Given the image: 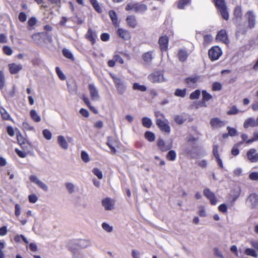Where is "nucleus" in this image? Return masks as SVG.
<instances>
[{
	"mask_svg": "<svg viewBox=\"0 0 258 258\" xmlns=\"http://www.w3.org/2000/svg\"><path fill=\"white\" fill-rule=\"evenodd\" d=\"M245 17L247 24V25H242L240 23L237 24L236 35H245L248 30L252 29L255 27L256 23V16L252 11H248L245 14Z\"/></svg>",
	"mask_w": 258,
	"mask_h": 258,
	"instance_id": "nucleus-1",
	"label": "nucleus"
},
{
	"mask_svg": "<svg viewBox=\"0 0 258 258\" xmlns=\"http://www.w3.org/2000/svg\"><path fill=\"white\" fill-rule=\"evenodd\" d=\"M215 7L220 11L222 18L225 20L229 19V15L225 0H213Z\"/></svg>",
	"mask_w": 258,
	"mask_h": 258,
	"instance_id": "nucleus-2",
	"label": "nucleus"
},
{
	"mask_svg": "<svg viewBox=\"0 0 258 258\" xmlns=\"http://www.w3.org/2000/svg\"><path fill=\"white\" fill-rule=\"evenodd\" d=\"M110 76L113 80V83L115 86L117 92L120 94H123L126 89V86L124 85V81L115 75L110 74Z\"/></svg>",
	"mask_w": 258,
	"mask_h": 258,
	"instance_id": "nucleus-3",
	"label": "nucleus"
},
{
	"mask_svg": "<svg viewBox=\"0 0 258 258\" xmlns=\"http://www.w3.org/2000/svg\"><path fill=\"white\" fill-rule=\"evenodd\" d=\"M222 54V50L217 46H213L208 51L209 57L211 61L218 59Z\"/></svg>",
	"mask_w": 258,
	"mask_h": 258,
	"instance_id": "nucleus-4",
	"label": "nucleus"
},
{
	"mask_svg": "<svg viewBox=\"0 0 258 258\" xmlns=\"http://www.w3.org/2000/svg\"><path fill=\"white\" fill-rule=\"evenodd\" d=\"M148 79L153 83H161L165 80L163 74L160 71L152 73L148 76Z\"/></svg>",
	"mask_w": 258,
	"mask_h": 258,
	"instance_id": "nucleus-5",
	"label": "nucleus"
},
{
	"mask_svg": "<svg viewBox=\"0 0 258 258\" xmlns=\"http://www.w3.org/2000/svg\"><path fill=\"white\" fill-rule=\"evenodd\" d=\"M119 142L117 140L114 139L113 137L109 136L107 137V141L106 145L111 150V153L112 154H115L116 153V150L115 147H119Z\"/></svg>",
	"mask_w": 258,
	"mask_h": 258,
	"instance_id": "nucleus-6",
	"label": "nucleus"
},
{
	"mask_svg": "<svg viewBox=\"0 0 258 258\" xmlns=\"http://www.w3.org/2000/svg\"><path fill=\"white\" fill-rule=\"evenodd\" d=\"M169 38L166 35H163L159 37L158 44L161 51L164 52L168 50Z\"/></svg>",
	"mask_w": 258,
	"mask_h": 258,
	"instance_id": "nucleus-7",
	"label": "nucleus"
},
{
	"mask_svg": "<svg viewBox=\"0 0 258 258\" xmlns=\"http://www.w3.org/2000/svg\"><path fill=\"white\" fill-rule=\"evenodd\" d=\"M204 196L209 200L210 204L212 205H216L217 199L215 194L209 188H206L203 190Z\"/></svg>",
	"mask_w": 258,
	"mask_h": 258,
	"instance_id": "nucleus-8",
	"label": "nucleus"
},
{
	"mask_svg": "<svg viewBox=\"0 0 258 258\" xmlns=\"http://www.w3.org/2000/svg\"><path fill=\"white\" fill-rule=\"evenodd\" d=\"M88 88L89 91L91 99L92 100H98L100 98L99 91L95 85L92 83L89 84Z\"/></svg>",
	"mask_w": 258,
	"mask_h": 258,
	"instance_id": "nucleus-9",
	"label": "nucleus"
},
{
	"mask_svg": "<svg viewBox=\"0 0 258 258\" xmlns=\"http://www.w3.org/2000/svg\"><path fill=\"white\" fill-rule=\"evenodd\" d=\"M156 123L162 132L167 134L170 133L171 129L167 123L165 122L161 119L157 118L156 120Z\"/></svg>",
	"mask_w": 258,
	"mask_h": 258,
	"instance_id": "nucleus-10",
	"label": "nucleus"
},
{
	"mask_svg": "<svg viewBox=\"0 0 258 258\" xmlns=\"http://www.w3.org/2000/svg\"><path fill=\"white\" fill-rule=\"evenodd\" d=\"M157 146L158 149L163 152L170 150L173 146L172 143L167 144L162 139H159L157 142Z\"/></svg>",
	"mask_w": 258,
	"mask_h": 258,
	"instance_id": "nucleus-11",
	"label": "nucleus"
},
{
	"mask_svg": "<svg viewBox=\"0 0 258 258\" xmlns=\"http://www.w3.org/2000/svg\"><path fill=\"white\" fill-rule=\"evenodd\" d=\"M246 156L248 160L252 163L258 162V153L254 148H251L246 153Z\"/></svg>",
	"mask_w": 258,
	"mask_h": 258,
	"instance_id": "nucleus-12",
	"label": "nucleus"
},
{
	"mask_svg": "<svg viewBox=\"0 0 258 258\" xmlns=\"http://www.w3.org/2000/svg\"><path fill=\"white\" fill-rule=\"evenodd\" d=\"M246 201L250 204L252 209L258 207V195L256 193L253 192L249 194Z\"/></svg>",
	"mask_w": 258,
	"mask_h": 258,
	"instance_id": "nucleus-13",
	"label": "nucleus"
},
{
	"mask_svg": "<svg viewBox=\"0 0 258 258\" xmlns=\"http://www.w3.org/2000/svg\"><path fill=\"white\" fill-rule=\"evenodd\" d=\"M116 33L118 36L124 40H128L131 38V33L127 30L119 28L117 30Z\"/></svg>",
	"mask_w": 258,
	"mask_h": 258,
	"instance_id": "nucleus-14",
	"label": "nucleus"
},
{
	"mask_svg": "<svg viewBox=\"0 0 258 258\" xmlns=\"http://www.w3.org/2000/svg\"><path fill=\"white\" fill-rule=\"evenodd\" d=\"M115 201L110 198H106L102 200V205L106 211L111 210L114 209Z\"/></svg>",
	"mask_w": 258,
	"mask_h": 258,
	"instance_id": "nucleus-15",
	"label": "nucleus"
},
{
	"mask_svg": "<svg viewBox=\"0 0 258 258\" xmlns=\"http://www.w3.org/2000/svg\"><path fill=\"white\" fill-rule=\"evenodd\" d=\"M97 38V35L96 33L93 31L91 28L88 29L85 35V38L90 41L92 45H94L96 43Z\"/></svg>",
	"mask_w": 258,
	"mask_h": 258,
	"instance_id": "nucleus-16",
	"label": "nucleus"
},
{
	"mask_svg": "<svg viewBox=\"0 0 258 258\" xmlns=\"http://www.w3.org/2000/svg\"><path fill=\"white\" fill-rule=\"evenodd\" d=\"M216 39L217 40L224 43H227L229 42L227 32L224 29H222L218 32Z\"/></svg>",
	"mask_w": 258,
	"mask_h": 258,
	"instance_id": "nucleus-17",
	"label": "nucleus"
},
{
	"mask_svg": "<svg viewBox=\"0 0 258 258\" xmlns=\"http://www.w3.org/2000/svg\"><path fill=\"white\" fill-rule=\"evenodd\" d=\"M201 35L203 36L204 41L203 45L205 47L208 46L212 41L213 37L211 34H204L203 32H199L196 33V38L200 37Z\"/></svg>",
	"mask_w": 258,
	"mask_h": 258,
	"instance_id": "nucleus-18",
	"label": "nucleus"
},
{
	"mask_svg": "<svg viewBox=\"0 0 258 258\" xmlns=\"http://www.w3.org/2000/svg\"><path fill=\"white\" fill-rule=\"evenodd\" d=\"M218 149H219V146L217 145H215L213 146L212 152H213L214 157L216 159V162H217L218 166L221 168L222 169L224 167L223 164L222 159L220 158V155L219 154Z\"/></svg>",
	"mask_w": 258,
	"mask_h": 258,
	"instance_id": "nucleus-19",
	"label": "nucleus"
},
{
	"mask_svg": "<svg viewBox=\"0 0 258 258\" xmlns=\"http://www.w3.org/2000/svg\"><path fill=\"white\" fill-rule=\"evenodd\" d=\"M30 180L35 184H36L40 188L44 191L48 190V187L46 184L39 180L35 175H30L29 177Z\"/></svg>",
	"mask_w": 258,
	"mask_h": 258,
	"instance_id": "nucleus-20",
	"label": "nucleus"
},
{
	"mask_svg": "<svg viewBox=\"0 0 258 258\" xmlns=\"http://www.w3.org/2000/svg\"><path fill=\"white\" fill-rule=\"evenodd\" d=\"M9 72L11 74L14 75L18 73L23 68V66L19 63H11L8 64Z\"/></svg>",
	"mask_w": 258,
	"mask_h": 258,
	"instance_id": "nucleus-21",
	"label": "nucleus"
},
{
	"mask_svg": "<svg viewBox=\"0 0 258 258\" xmlns=\"http://www.w3.org/2000/svg\"><path fill=\"white\" fill-rule=\"evenodd\" d=\"M210 124L212 127L219 128L224 126L225 123L218 117L212 118L210 120Z\"/></svg>",
	"mask_w": 258,
	"mask_h": 258,
	"instance_id": "nucleus-22",
	"label": "nucleus"
},
{
	"mask_svg": "<svg viewBox=\"0 0 258 258\" xmlns=\"http://www.w3.org/2000/svg\"><path fill=\"white\" fill-rule=\"evenodd\" d=\"M199 79V76H191L186 78L184 81L188 87L195 88L196 87V84Z\"/></svg>",
	"mask_w": 258,
	"mask_h": 258,
	"instance_id": "nucleus-23",
	"label": "nucleus"
},
{
	"mask_svg": "<svg viewBox=\"0 0 258 258\" xmlns=\"http://www.w3.org/2000/svg\"><path fill=\"white\" fill-rule=\"evenodd\" d=\"M125 20L127 26L131 28H135L138 25L136 17L134 15L127 16Z\"/></svg>",
	"mask_w": 258,
	"mask_h": 258,
	"instance_id": "nucleus-24",
	"label": "nucleus"
},
{
	"mask_svg": "<svg viewBox=\"0 0 258 258\" xmlns=\"http://www.w3.org/2000/svg\"><path fill=\"white\" fill-rule=\"evenodd\" d=\"M173 119L177 124L181 125L186 120L187 117L185 113H183L181 114L174 115Z\"/></svg>",
	"mask_w": 258,
	"mask_h": 258,
	"instance_id": "nucleus-25",
	"label": "nucleus"
},
{
	"mask_svg": "<svg viewBox=\"0 0 258 258\" xmlns=\"http://www.w3.org/2000/svg\"><path fill=\"white\" fill-rule=\"evenodd\" d=\"M153 51H149L142 54V59L146 63L150 64L151 63L153 59Z\"/></svg>",
	"mask_w": 258,
	"mask_h": 258,
	"instance_id": "nucleus-26",
	"label": "nucleus"
},
{
	"mask_svg": "<svg viewBox=\"0 0 258 258\" xmlns=\"http://www.w3.org/2000/svg\"><path fill=\"white\" fill-rule=\"evenodd\" d=\"M188 55V54L187 51L184 49H180L177 54L179 60L181 62L186 61Z\"/></svg>",
	"mask_w": 258,
	"mask_h": 258,
	"instance_id": "nucleus-27",
	"label": "nucleus"
},
{
	"mask_svg": "<svg viewBox=\"0 0 258 258\" xmlns=\"http://www.w3.org/2000/svg\"><path fill=\"white\" fill-rule=\"evenodd\" d=\"M257 126V122H256L255 120L251 117L248 118L246 119L243 123V127L245 128H247L249 127H254Z\"/></svg>",
	"mask_w": 258,
	"mask_h": 258,
	"instance_id": "nucleus-28",
	"label": "nucleus"
},
{
	"mask_svg": "<svg viewBox=\"0 0 258 258\" xmlns=\"http://www.w3.org/2000/svg\"><path fill=\"white\" fill-rule=\"evenodd\" d=\"M233 15L234 17V19L237 21L238 20L240 21L242 19V13L241 7L239 6H236L233 12Z\"/></svg>",
	"mask_w": 258,
	"mask_h": 258,
	"instance_id": "nucleus-29",
	"label": "nucleus"
},
{
	"mask_svg": "<svg viewBox=\"0 0 258 258\" xmlns=\"http://www.w3.org/2000/svg\"><path fill=\"white\" fill-rule=\"evenodd\" d=\"M82 100L85 103V104L89 107L91 111H92L94 114H97L98 111L96 108L91 105V102L89 99V98L86 97L85 95H83L82 97Z\"/></svg>",
	"mask_w": 258,
	"mask_h": 258,
	"instance_id": "nucleus-30",
	"label": "nucleus"
},
{
	"mask_svg": "<svg viewBox=\"0 0 258 258\" xmlns=\"http://www.w3.org/2000/svg\"><path fill=\"white\" fill-rule=\"evenodd\" d=\"M57 142L61 148L66 150L68 148V144L62 136H58L57 137Z\"/></svg>",
	"mask_w": 258,
	"mask_h": 258,
	"instance_id": "nucleus-31",
	"label": "nucleus"
},
{
	"mask_svg": "<svg viewBox=\"0 0 258 258\" xmlns=\"http://www.w3.org/2000/svg\"><path fill=\"white\" fill-rule=\"evenodd\" d=\"M108 14L112 24L114 26L118 25V19L116 12L114 10H110Z\"/></svg>",
	"mask_w": 258,
	"mask_h": 258,
	"instance_id": "nucleus-32",
	"label": "nucleus"
},
{
	"mask_svg": "<svg viewBox=\"0 0 258 258\" xmlns=\"http://www.w3.org/2000/svg\"><path fill=\"white\" fill-rule=\"evenodd\" d=\"M147 10L146 5L143 4H135V10L136 13L144 12Z\"/></svg>",
	"mask_w": 258,
	"mask_h": 258,
	"instance_id": "nucleus-33",
	"label": "nucleus"
},
{
	"mask_svg": "<svg viewBox=\"0 0 258 258\" xmlns=\"http://www.w3.org/2000/svg\"><path fill=\"white\" fill-rule=\"evenodd\" d=\"M0 113L2 118L4 120H11V116L8 111L3 107H0Z\"/></svg>",
	"mask_w": 258,
	"mask_h": 258,
	"instance_id": "nucleus-34",
	"label": "nucleus"
},
{
	"mask_svg": "<svg viewBox=\"0 0 258 258\" xmlns=\"http://www.w3.org/2000/svg\"><path fill=\"white\" fill-rule=\"evenodd\" d=\"M177 157L176 152L173 150H169V152L166 155V159L170 161H173L175 160Z\"/></svg>",
	"mask_w": 258,
	"mask_h": 258,
	"instance_id": "nucleus-35",
	"label": "nucleus"
},
{
	"mask_svg": "<svg viewBox=\"0 0 258 258\" xmlns=\"http://www.w3.org/2000/svg\"><path fill=\"white\" fill-rule=\"evenodd\" d=\"M30 115L31 119L35 122H38L41 121L40 116L37 114L34 109H32L30 112Z\"/></svg>",
	"mask_w": 258,
	"mask_h": 258,
	"instance_id": "nucleus-36",
	"label": "nucleus"
},
{
	"mask_svg": "<svg viewBox=\"0 0 258 258\" xmlns=\"http://www.w3.org/2000/svg\"><path fill=\"white\" fill-rule=\"evenodd\" d=\"M90 3L92 5L94 10L98 13L102 12V9L97 0H89Z\"/></svg>",
	"mask_w": 258,
	"mask_h": 258,
	"instance_id": "nucleus-37",
	"label": "nucleus"
},
{
	"mask_svg": "<svg viewBox=\"0 0 258 258\" xmlns=\"http://www.w3.org/2000/svg\"><path fill=\"white\" fill-rule=\"evenodd\" d=\"M62 52L63 55L65 57H66L68 59H70L72 61L75 60V57H74L73 53L69 49H68L67 48H63L62 50Z\"/></svg>",
	"mask_w": 258,
	"mask_h": 258,
	"instance_id": "nucleus-38",
	"label": "nucleus"
},
{
	"mask_svg": "<svg viewBox=\"0 0 258 258\" xmlns=\"http://www.w3.org/2000/svg\"><path fill=\"white\" fill-rule=\"evenodd\" d=\"M142 125L146 128H150L152 124V120L147 117H144L142 119Z\"/></svg>",
	"mask_w": 258,
	"mask_h": 258,
	"instance_id": "nucleus-39",
	"label": "nucleus"
},
{
	"mask_svg": "<svg viewBox=\"0 0 258 258\" xmlns=\"http://www.w3.org/2000/svg\"><path fill=\"white\" fill-rule=\"evenodd\" d=\"M242 144V142H239L235 144L231 150V154L233 156H237L239 154V150L238 147Z\"/></svg>",
	"mask_w": 258,
	"mask_h": 258,
	"instance_id": "nucleus-40",
	"label": "nucleus"
},
{
	"mask_svg": "<svg viewBox=\"0 0 258 258\" xmlns=\"http://www.w3.org/2000/svg\"><path fill=\"white\" fill-rule=\"evenodd\" d=\"M186 94V89H176L174 92V95L177 97L183 98Z\"/></svg>",
	"mask_w": 258,
	"mask_h": 258,
	"instance_id": "nucleus-41",
	"label": "nucleus"
},
{
	"mask_svg": "<svg viewBox=\"0 0 258 258\" xmlns=\"http://www.w3.org/2000/svg\"><path fill=\"white\" fill-rule=\"evenodd\" d=\"M133 89L135 90H139L142 92H145L147 91V87L145 85H140L138 83H134L133 85Z\"/></svg>",
	"mask_w": 258,
	"mask_h": 258,
	"instance_id": "nucleus-42",
	"label": "nucleus"
},
{
	"mask_svg": "<svg viewBox=\"0 0 258 258\" xmlns=\"http://www.w3.org/2000/svg\"><path fill=\"white\" fill-rule=\"evenodd\" d=\"M145 138L148 141L152 142L155 140V136L153 132L150 131H147L145 133Z\"/></svg>",
	"mask_w": 258,
	"mask_h": 258,
	"instance_id": "nucleus-43",
	"label": "nucleus"
},
{
	"mask_svg": "<svg viewBox=\"0 0 258 258\" xmlns=\"http://www.w3.org/2000/svg\"><path fill=\"white\" fill-rule=\"evenodd\" d=\"M190 2V0H179L177 3V8L179 9H183Z\"/></svg>",
	"mask_w": 258,
	"mask_h": 258,
	"instance_id": "nucleus-44",
	"label": "nucleus"
},
{
	"mask_svg": "<svg viewBox=\"0 0 258 258\" xmlns=\"http://www.w3.org/2000/svg\"><path fill=\"white\" fill-rule=\"evenodd\" d=\"M202 100L203 102L208 101L213 98L212 96L206 90L202 91Z\"/></svg>",
	"mask_w": 258,
	"mask_h": 258,
	"instance_id": "nucleus-45",
	"label": "nucleus"
},
{
	"mask_svg": "<svg viewBox=\"0 0 258 258\" xmlns=\"http://www.w3.org/2000/svg\"><path fill=\"white\" fill-rule=\"evenodd\" d=\"M55 72L58 76L59 79L60 80L64 81L66 80V77L64 74L62 73V72L60 70V68L58 67H56L55 68Z\"/></svg>",
	"mask_w": 258,
	"mask_h": 258,
	"instance_id": "nucleus-46",
	"label": "nucleus"
},
{
	"mask_svg": "<svg viewBox=\"0 0 258 258\" xmlns=\"http://www.w3.org/2000/svg\"><path fill=\"white\" fill-rule=\"evenodd\" d=\"M244 252L245 254L247 255L252 256L255 257H256L257 256V254L255 250L252 248H246Z\"/></svg>",
	"mask_w": 258,
	"mask_h": 258,
	"instance_id": "nucleus-47",
	"label": "nucleus"
},
{
	"mask_svg": "<svg viewBox=\"0 0 258 258\" xmlns=\"http://www.w3.org/2000/svg\"><path fill=\"white\" fill-rule=\"evenodd\" d=\"M201 94V91L200 90H196L195 91L191 93L189 96V98L191 100L197 99L199 98Z\"/></svg>",
	"mask_w": 258,
	"mask_h": 258,
	"instance_id": "nucleus-48",
	"label": "nucleus"
},
{
	"mask_svg": "<svg viewBox=\"0 0 258 258\" xmlns=\"http://www.w3.org/2000/svg\"><path fill=\"white\" fill-rule=\"evenodd\" d=\"M22 127L24 131H32L34 130V127L27 122H23L22 123Z\"/></svg>",
	"mask_w": 258,
	"mask_h": 258,
	"instance_id": "nucleus-49",
	"label": "nucleus"
},
{
	"mask_svg": "<svg viewBox=\"0 0 258 258\" xmlns=\"http://www.w3.org/2000/svg\"><path fill=\"white\" fill-rule=\"evenodd\" d=\"M222 86L220 83L215 82L212 84V90L213 91H220Z\"/></svg>",
	"mask_w": 258,
	"mask_h": 258,
	"instance_id": "nucleus-50",
	"label": "nucleus"
},
{
	"mask_svg": "<svg viewBox=\"0 0 258 258\" xmlns=\"http://www.w3.org/2000/svg\"><path fill=\"white\" fill-rule=\"evenodd\" d=\"M92 172L93 174L96 175L99 179L103 178V174L102 171L97 168H95L93 169Z\"/></svg>",
	"mask_w": 258,
	"mask_h": 258,
	"instance_id": "nucleus-51",
	"label": "nucleus"
},
{
	"mask_svg": "<svg viewBox=\"0 0 258 258\" xmlns=\"http://www.w3.org/2000/svg\"><path fill=\"white\" fill-rule=\"evenodd\" d=\"M5 78L4 72L0 71V89L2 90L5 85Z\"/></svg>",
	"mask_w": 258,
	"mask_h": 258,
	"instance_id": "nucleus-52",
	"label": "nucleus"
},
{
	"mask_svg": "<svg viewBox=\"0 0 258 258\" xmlns=\"http://www.w3.org/2000/svg\"><path fill=\"white\" fill-rule=\"evenodd\" d=\"M15 242H28L27 239L23 235H17L14 238Z\"/></svg>",
	"mask_w": 258,
	"mask_h": 258,
	"instance_id": "nucleus-53",
	"label": "nucleus"
},
{
	"mask_svg": "<svg viewBox=\"0 0 258 258\" xmlns=\"http://www.w3.org/2000/svg\"><path fill=\"white\" fill-rule=\"evenodd\" d=\"M42 134L44 137L48 140H50L52 138V134L51 132L47 129L44 130L42 131Z\"/></svg>",
	"mask_w": 258,
	"mask_h": 258,
	"instance_id": "nucleus-54",
	"label": "nucleus"
},
{
	"mask_svg": "<svg viewBox=\"0 0 258 258\" xmlns=\"http://www.w3.org/2000/svg\"><path fill=\"white\" fill-rule=\"evenodd\" d=\"M3 50L4 53L7 55H11L13 53V50L8 46H4Z\"/></svg>",
	"mask_w": 258,
	"mask_h": 258,
	"instance_id": "nucleus-55",
	"label": "nucleus"
},
{
	"mask_svg": "<svg viewBox=\"0 0 258 258\" xmlns=\"http://www.w3.org/2000/svg\"><path fill=\"white\" fill-rule=\"evenodd\" d=\"M81 156V158H82V160L84 162L87 163L89 161L90 158H89V155L85 151H82Z\"/></svg>",
	"mask_w": 258,
	"mask_h": 258,
	"instance_id": "nucleus-56",
	"label": "nucleus"
},
{
	"mask_svg": "<svg viewBox=\"0 0 258 258\" xmlns=\"http://www.w3.org/2000/svg\"><path fill=\"white\" fill-rule=\"evenodd\" d=\"M102 227L105 231L108 232H110L113 230V227L105 222L102 224Z\"/></svg>",
	"mask_w": 258,
	"mask_h": 258,
	"instance_id": "nucleus-57",
	"label": "nucleus"
},
{
	"mask_svg": "<svg viewBox=\"0 0 258 258\" xmlns=\"http://www.w3.org/2000/svg\"><path fill=\"white\" fill-rule=\"evenodd\" d=\"M238 110L235 106H232L230 109L227 112L228 115H234L238 112Z\"/></svg>",
	"mask_w": 258,
	"mask_h": 258,
	"instance_id": "nucleus-58",
	"label": "nucleus"
},
{
	"mask_svg": "<svg viewBox=\"0 0 258 258\" xmlns=\"http://www.w3.org/2000/svg\"><path fill=\"white\" fill-rule=\"evenodd\" d=\"M227 130L228 132V134L230 136L233 137L237 135V130L233 127H231L230 126H228L227 127Z\"/></svg>",
	"mask_w": 258,
	"mask_h": 258,
	"instance_id": "nucleus-59",
	"label": "nucleus"
},
{
	"mask_svg": "<svg viewBox=\"0 0 258 258\" xmlns=\"http://www.w3.org/2000/svg\"><path fill=\"white\" fill-rule=\"evenodd\" d=\"M66 187L70 194H72L74 191V185L71 182H67Z\"/></svg>",
	"mask_w": 258,
	"mask_h": 258,
	"instance_id": "nucleus-60",
	"label": "nucleus"
},
{
	"mask_svg": "<svg viewBox=\"0 0 258 258\" xmlns=\"http://www.w3.org/2000/svg\"><path fill=\"white\" fill-rule=\"evenodd\" d=\"M19 20L21 22H24L27 20V15L25 13L21 12L19 13L18 16Z\"/></svg>",
	"mask_w": 258,
	"mask_h": 258,
	"instance_id": "nucleus-61",
	"label": "nucleus"
},
{
	"mask_svg": "<svg viewBox=\"0 0 258 258\" xmlns=\"http://www.w3.org/2000/svg\"><path fill=\"white\" fill-rule=\"evenodd\" d=\"M248 177L251 180H258V172H252L250 173Z\"/></svg>",
	"mask_w": 258,
	"mask_h": 258,
	"instance_id": "nucleus-62",
	"label": "nucleus"
},
{
	"mask_svg": "<svg viewBox=\"0 0 258 258\" xmlns=\"http://www.w3.org/2000/svg\"><path fill=\"white\" fill-rule=\"evenodd\" d=\"M37 23V19L34 17H31L28 21V25L30 27H33L36 25Z\"/></svg>",
	"mask_w": 258,
	"mask_h": 258,
	"instance_id": "nucleus-63",
	"label": "nucleus"
},
{
	"mask_svg": "<svg viewBox=\"0 0 258 258\" xmlns=\"http://www.w3.org/2000/svg\"><path fill=\"white\" fill-rule=\"evenodd\" d=\"M100 39L102 41H107L110 39V35L108 33H103L100 35Z\"/></svg>",
	"mask_w": 258,
	"mask_h": 258,
	"instance_id": "nucleus-64",
	"label": "nucleus"
}]
</instances>
